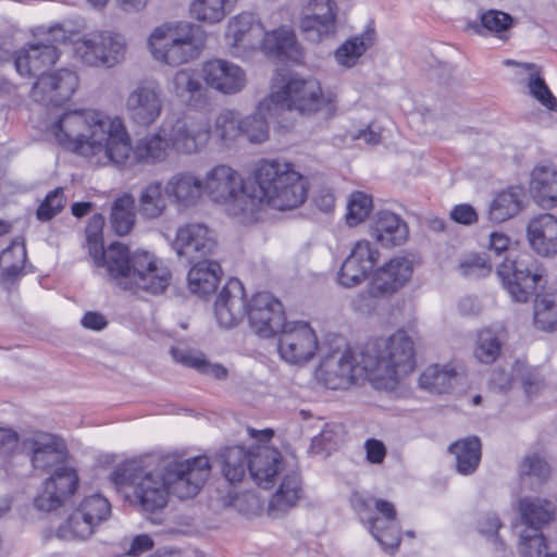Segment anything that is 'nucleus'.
Returning <instances> with one entry per match:
<instances>
[{
  "label": "nucleus",
  "instance_id": "nucleus-7",
  "mask_svg": "<svg viewBox=\"0 0 557 557\" xmlns=\"http://www.w3.org/2000/svg\"><path fill=\"white\" fill-rule=\"evenodd\" d=\"M362 361L374 388L393 391L414 369V342L404 330L369 341L362 347Z\"/></svg>",
  "mask_w": 557,
  "mask_h": 557
},
{
  "label": "nucleus",
  "instance_id": "nucleus-8",
  "mask_svg": "<svg viewBox=\"0 0 557 557\" xmlns=\"http://www.w3.org/2000/svg\"><path fill=\"white\" fill-rule=\"evenodd\" d=\"M496 273L515 301L525 302L536 294L534 324L537 329L552 332L557 327V297L553 294H537L543 281V269L531 256L521 255L515 260L505 259L497 267Z\"/></svg>",
  "mask_w": 557,
  "mask_h": 557
},
{
  "label": "nucleus",
  "instance_id": "nucleus-5",
  "mask_svg": "<svg viewBox=\"0 0 557 557\" xmlns=\"http://www.w3.org/2000/svg\"><path fill=\"white\" fill-rule=\"evenodd\" d=\"M252 177L256 187L250 188V198L256 200V216L263 205L286 211L298 208L307 198V180L284 160H260Z\"/></svg>",
  "mask_w": 557,
  "mask_h": 557
},
{
  "label": "nucleus",
  "instance_id": "nucleus-60",
  "mask_svg": "<svg viewBox=\"0 0 557 557\" xmlns=\"http://www.w3.org/2000/svg\"><path fill=\"white\" fill-rule=\"evenodd\" d=\"M546 549V542L541 531L527 529L521 532L519 553L523 557H541Z\"/></svg>",
  "mask_w": 557,
  "mask_h": 557
},
{
  "label": "nucleus",
  "instance_id": "nucleus-57",
  "mask_svg": "<svg viewBox=\"0 0 557 557\" xmlns=\"http://www.w3.org/2000/svg\"><path fill=\"white\" fill-rule=\"evenodd\" d=\"M65 196L62 187L47 194L36 210V218L40 222H48L59 214L65 206Z\"/></svg>",
  "mask_w": 557,
  "mask_h": 557
},
{
  "label": "nucleus",
  "instance_id": "nucleus-23",
  "mask_svg": "<svg viewBox=\"0 0 557 557\" xmlns=\"http://www.w3.org/2000/svg\"><path fill=\"white\" fill-rule=\"evenodd\" d=\"M201 72L206 84L222 95L239 94L247 86L245 70L224 59L216 58L206 61Z\"/></svg>",
  "mask_w": 557,
  "mask_h": 557
},
{
  "label": "nucleus",
  "instance_id": "nucleus-59",
  "mask_svg": "<svg viewBox=\"0 0 557 557\" xmlns=\"http://www.w3.org/2000/svg\"><path fill=\"white\" fill-rule=\"evenodd\" d=\"M549 474V465L537 454L528 455L520 466L522 480L534 479L537 484H541L548 479Z\"/></svg>",
  "mask_w": 557,
  "mask_h": 557
},
{
  "label": "nucleus",
  "instance_id": "nucleus-47",
  "mask_svg": "<svg viewBox=\"0 0 557 557\" xmlns=\"http://www.w3.org/2000/svg\"><path fill=\"white\" fill-rule=\"evenodd\" d=\"M237 0H193L189 12L193 17L207 24L220 23L232 11Z\"/></svg>",
  "mask_w": 557,
  "mask_h": 557
},
{
  "label": "nucleus",
  "instance_id": "nucleus-18",
  "mask_svg": "<svg viewBox=\"0 0 557 557\" xmlns=\"http://www.w3.org/2000/svg\"><path fill=\"white\" fill-rule=\"evenodd\" d=\"M218 244L212 230L202 223H187L177 228L172 248L189 262L209 260Z\"/></svg>",
  "mask_w": 557,
  "mask_h": 557
},
{
  "label": "nucleus",
  "instance_id": "nucleus-21",
  "mask_svg": "<svg viewBox=\"0 0 557 557\" xmlns=\"http://www.w3.org/2000/svg\"><path fill=\"white\" fill-rule=\"evenodd\" d=\"M154 60L177 66L197 59L205 48L203 37H149Z\"/></svg>",
  "mask_w": 557,
  "mask_h": 557
},
{
  "label": "nucleus",
  "instance_id": "nucleus-46",
  "mask_svg": "<svg viewBox=\"0 0 557 557\" xmlns=\"http://www.w3.org/2000/svg\"><path fill=\"white\" fill-rule=\"evenodd\" d=\"M104 226V218L101 214H95L90 218L86 226V243L90 258L98 268H109V247L103 248L102 230Z\"/></svg>",
  "mask_w": 557,
  "mask_h": 557
},
{
  "label": "nucleus",
  "instance_id": "nucleus-62",
  "mask_svg": "<svg viewBox=\"0 0 557 557\" xmlns=\"http://www.w3.org/2000/svg\"><path fill=\"white\" fill-rule=\"evenodd\" d=\"M344 429L337 423H326L319 435L312 440V445L321 450L335 449L342 442Z\"/></svg>",
  "mask_w": 557,
  "mask_h": 557
},
{
  "label": "nucleus",
  "instance_id": "nucleus-2",
  "mask_svg": "<svg viewBox=\"0 0 557 557\" xmlns=\"http://www.w3.org/2000/svg\"><path fill=\"white\" fill-rule=\"evenodd\" d=\"M210 471L207 456L184 460L168 456L158 469L150 460L127 461L111 472L110 481L131 504L145 512H154L165 507L170 493L181 499L197 495Z\"/></svg>",
  "mask_w": 557,
  "mask_h": 557
},
{
  "label": "nucleus",
  "instance_id": "nucleus-39",
  "mask_svg": "<svg viewBox=\"0 0 557 557\" xmlns=\"http://www.w3.org/2000/svg\"><path fill=\"white\" fill-rule=\"evenodd\" d=\"M449 451L455 456L458 473L470 475L476 471L482 456V445L479 437L470 436L459 440L449 446Z\"/></svg>",
  "mask_w": 557,
  "mask_h": 557
},
{
  "label": "nucleus",
  "instance_id": "nucleus-51",
  "mask_svg": "<svg viewBox=\"0 0 557 557\" xmlns=\"http://www.w3.org/2000/svg\"><path fill=\"white\" fill-rule=\"evenodd\" d=\"M371 45V37H348L335 50V60L341 66L354 67Z\"/></svg>",
  "mask_w": 557,
  "mask_h": 557
},
{
  "label": "nucleus",
  "instance_id": "nucleus-25",
  "mask_svg": "<svg viewBox=\"0 0 557 557\" xmlns=\"http://www.w3.org/2000/svg\"><path fill=\"white\" fill-rule=\"evenodd\" d=\"M380 252L368 240H359L344 260L338 272V283L344 287L359 285L379 260Z\"/></svg>",
  "mask_w": 557,
  "mask_h": 557
},
{
  "label": "nucleus",
  "instance_id": "nucleus-43",
  "mask_svg": "<svg viewBox=\"0 0 557 557\" xmlns=\"http://www.w3.org/2000/svg\"><path fill=\"white\" fill-rule=\"evenodd\" d=\"M222 473L230 483L240 482L249 470L252 453L242 446L226 447L220 454Z\"/></svg>",
  "mask_w": 557,
  "mask_h": 557
},
{
  "label": "nucleus",
  "instance_id": "nucleus-53",
  "mask_svg": "<svg viewBox=\"0 0 557 557\" xmlns=\"http://www.w3.org/2000/svg\"><path fill=\"white\" fill-rule=\"evenodd\" d=\"M26 261V248L23 243L13 242L0 253V271L8 277L22 273Z\"/></svg>",
  "mask_w": 557,
  "mask_h": 557
},
{
  "label": "nucleus",
  "instance_id": "nucleus-54",
  "mask_svg": "<svg viewBox=\"0 0 557 557\" xmlns=\"http://www.w3.org/2000/svg\"><path fill=\"white\" fill-rule=\"evenodd\" d=\"M77 509L96 529L111 515L110 503L99 494L85 497Z\"/></svg>",
  "mask_w": 557,
  "mask_h": 557
},
{
  "label": "nucleus",
  "instance_id": "nucleus-4",
  "mask_svg": "<svg viewBox=\"0 0 557 557\" xmlns=\"http://www.w3.org/2000/svg\"><path fill=\"white\" fill-rule=\"evenodd\" d=\"M252 177L256 187L250 188V198L256 200V216L263 205L286 211L298 208L307 198V180L284 160H260Z\"/></svg>",
  "mask_w": 557,
  "mask_h": 557
},
{
  "label": "nucleus",
  "instance_id": "nucleus-42",
  "mask_svg": "<svg viewBox=\"0 0 557 557\" xmlns=\"http://www.w3.org/2000/svg\"><path fill=\"white\" fill-rule=\"evenodd\" d=\"M460 376L450 366H431L426 368L419 379L421 388L433 394L450 393Z\"/></svg>",
  "mask_w": 557,
  "mask_h": 557
},
{
  "label": "nucleus",
  "instance_id": "nucleus-13",
  "mask_svg": "<svg viewBox=\"0 0 557 557\" xmlns=\"http://www.w3.org/2000/svg\"><path fill=\"white\" fill-rule=\"evenodd\" d=\"M163 134L170 138L177 154L191 156L202 151L211 138V125L194 115H181L163 123Z\"/></svg>",
  "mask_w": 557,
  "mask_h": 557
},
{
  "label": "nucleus",
  "instance_id": "nucleus-30",
  "mask_svg": "<svg viewBox=\"0 0 557 557\" xmlns=\"http://www.w3.org/2000/svg\"><path fill=\"white\" fill-rule=\"evenodd\" d=\"M169 194L165 184L151 180L143 184L135 198L136 211L145 221L161 219L169 209Z\"/></svg>",
  "mask_w": 557,
  "mask_h": 557
},
{
  "label": "nucleus",
  "instance_id": "nucleus-38",
  "mask_svg": "<svg viewBox=\"0 0 557 557\" xmlns=\"http://www.w3.org/2000/svg\"><path fill=\"white\" fill-rule=\"evenodd\" d=\"M221 267L216 261H197L188 272V287L191 293L207 295L215 290L221 277Z\"/></svg>",
  "mask_w": 557,
  "mask_h": 557
},
{
  "label": "nucleus",
  "instance_id": "nucleus-63",
  "mask_svg": "<svg viewBox=\"0 0 557 557\" xmlns=\"http://www.w3.org/2000/svg\"><path fill=\"white\" fill-rule=\"evenodd\" d=\"M227 506L234 507L238 512L243 515H256L261 509L260 498L251 492H245L242 494H228L225 499Z\"/></svg>",
  "mask_w": 557,
  "mask_h": 557
},
{
  "label": "nucleus",
  "instance_id": "nucleus-9",
  "mask_svg": "<svg viewBox=\"0 0 557 557\" xmlns=\"http://www.w3.org/2000/svg\"><path fill=\"white\" fill-rule=\"evenodd\" d=\"M203 194L240 223L256 222V200L250 198V188L244 177L232 166L218 164L206 172Z\"/></svg>",
  "mask_w": 557,
  "mask_h": 557
},
{
  "label": "nucleus",
  "instance_id": "nucleus-58",
  "mask_svg": "<svg viewBox=\"0 0 557 557\" xmlns=\"http://www.w3.org/2000/svg\"><path fill=\"white\" fill-rule=\"evenodd\" d=\"M458 270L466 277L480 278L492 272V263L484 255L471 253L461 259Z\"/></svg>",
  "mask_w": 557,
  "mask_h": 557
},
{
  "label": "nucleus",
  "instance_id": "nucleus-52",
  "mask_svg": "<svg viewBox=\"0 0 557 557\" xmlns=\"http://www.w3.org/2000/svg\"><path fill=\"white\" fill-rule=\"evenodd\" d=\"M502 339L499 333L492 329H484L478 333L474 346V357L482 363L490 364L500 355Z\"/></svg>",
  "mask_w": 557,
  "mask_h": 557
},
{
  "label": "nucleus",
  "instance_id": "nucleus-32",
  "mask_svg": "<svg viewBox=\"0 0 557 557\" xmlns=\"http://www.w3.org/2000/svg\"><path fill=\"white\" fill-rule=\"evenodd\" d=\"M370 233L382 246L393 247L406 243L409 228L399 215L388 210H382L375 214Z\"/></svg>",
  "mask_w": 557,
  "mask_h": 557
},
{
  "label": "nucleus",
  "instance_id": "nucleus-45",
  "mask_svg": "<svg viewBox=\"0 0 557 557\" xmlns=\"http://www.w3.org/2000/svg\"><path fill=\"white\" fill-rule=\"evenodd\" d=\"M171 354L176 362L196 369L202 374L216 380H225L227 377L228 372L224 366L209 362L201 352L175 347L172 348Z\"/></svg>",
  "mask_w": 557,
  "mask_h": 557
},
{
  "label": "nucleus",
  "instance_id": "nucleus-56",
  "mask_svg": "<svg viewBox=\"0 0 557 557\" xmlns=\"http://www.w3.org/2000/svg\"><path fill=\"white\" fill-rule=\"evenodd\" d=\"M45 482H53L54 493L64 502L67 496L75 492L78 485V476L73 469L61 466L55 468L52 475Z\"/></svg>",
  "mask_w": 557,
  "mask_h": 557
},
{
  "label": "nucleus",
  "instance_id": "nucleus-40",
  "mask_svg": "<svg viewBox=\"0 0 557 557\" xmlns=\"http://www.w3.org/2000/svg\"><path fill=\"white\" fill-rule=\"evenodd\" d=\"M519 512L528 529L541 531L554 520L555 506L546 499L525 497L519 500Z\"/></svg>",
  "mask_w": 557,
  "mask_h": 557
},
{
  "label": "nucleus",
  "instance_id": "nucleus-64",
  "mask_svg": "<svg viewBox=\"0 0 557 557\" xmlns=\"http://www.w3.org/2000/svg\"><path fill=\"white\" fill-rule=\"evenodd\" d=\"M520 380L529 398L537 397L546 387L544 375L536 368L527 369Z\"/></svg>",
  "mask_w": 557,
  "mask_h": 557
},
{
  "label": "nucleus",
  "instance_id": "nucleus-6",
  "mask_svg": "<svg viewBox=\"0 0 557 557\" xmlns=\"http://www.w3.org/2000/svg\"><path fill=\"white\" fill-rule=\"evenodd\" d=\"M252 177L256 187L250 188V198L256 200V216L263 205L286 211L298 208L307 198V180L284 160H260Z\"/></svg>",
  "mask_w": 557,
  "mask_h": 557
},
{
  "label": "nucleus",
  "instance_id": "nucleus-26",
  "mask_svg": "<svg viewBox=\"0 0 557 557\" xmlns=\"http://www.w3.org/2000/svg\"><path fill=\"white\" fill-rule=\"evenodd\" d=\"M169 199L180 211H186L200 203L203 196V182L193 171H177L165 181Z\"/></svg>",
  "mask_w": 557,
  "mask_h": 557
},
{
  "label": "nucleus",
  "instance_id": "nucleus-49",
  "mask_svg": "<svg viewBox=\"0 0 557 557\" xmlns=\"http://www.w3.org/2000/svg\"><path fill=\"white\" fill-rule=\"evenodd\" d=\"M96 532L89 522L76 508L69 518L59 525L55 535L63 541H86Z\"/></svg>",
  "mask_w": 557,
  "mask_h": 557
},
{
  "label": "nucleus",
  "instance_id": "nucleus-19",
  "mask_svg": "<svg viewBox=\"0 0 557 557\" xmlns=\"http://www.w3.org/2000/svg\"><path fill=\"white\" fill-rule=\"evenodd\" d=\"M78 84L76 72L70 69H60L41 74L33 85L30 97L44 106H60L73 97Z\"/></svg>",
  "mask_w": 557,
  "mask_h": 557
},
{
  "label": "nucleus",
  "instance_id": "nucleus-3",
  "mask_svg": "<svg viewBox=\"0 0 557 557\" xmlns=\"http://www.w3.org/2000/svg\"><path fill=\"white\" fill-rule=\"evenodd\" d=\"M108 275L116 286L134 294L161 295L172 282V272L165 262L149 251L129 253L126 246H109Z\"/></svg>",
  "mask_w": 557,
  "mask_h": 557
},
{
  "label": "nucleus",
  "instance_id": "nucleus-29",
  "mask_svg": "<svg viewBox=\"0 0 557 557\" xmlns=\"http://www.w3.org/2000/svg\"><path fill=\"white\" fill-rule=\"evenodd\" d=\"M369 503H372L376 511L385 519L383 523L380 518H369L368 523L371 534L384 549H396L400 544V536L396 524V509L394 505L379 498H369L363 500L362 505L369 506Z\"/></svg>",
  "mask_w": 557,
  "mask_h": 557
},
{
  "label": "nucleus",
  "instance_id": "nucleus-61",
  "mask_svg": "<svg viewBox=\"0 0 557 557\" xmlns=\"http://www.w3.org/2000/svg\"><path fill=\"white\" fill-rule=\"evenodd\" d=\"M264 27L260 20L252 13H242L228 22L227 35H260Z\"/></svg>",
  "mask_w": 557,
  "mask_h": 557
},
{
  "label": "nucleus",
  "instance_id": "nucleus-36",
  "mask_svg": "<svg viewBox=\"0 0 557 557\" xmlns=\"http://www.w3.org/2000/svg\"><path fill=\"white\" fill-rule=\"evenodd\" d=\"M506 64L521 67V82L528 86L530 95L546 109L557 112V99L546 85L542 77V71L536 64L518 63L510 60L506 61Z\"/></svg>",
  "mask_w": 557,
  "mask_h": 557
},
{
  "label": "nucleus",
  "instance_id": "nucleus-24",
  "mask_svg": "<svg viewBox=\"0 0 557 557\" xmlns=\"http://www.w3.org/2000/svg\"><path fill=\"white\" fill-rule=\"evenodd\" d=\"M59 50L50 40L29 42L15 52L14 64L22 76L39 77L59 59Z\"/></svg>",
  "mask_w": 557,
  "mask_h": 557
},
{
  "label": "nucleus",
  "instance_id": "nucleus-50",
  "mask_svg": "<svg viewBox=\"0 0 557 557\" xmlns=\"http://www.w3.org/2000/svg\"><path fill=\"white\" fill-rule=\"evenodd\" d=\"M242 114L233 109L222 110L214 119L213 132L225 144L240 137Z\"/></svg>",
  "mask_w": 557,
  "mask_h": 557
},
{
  "label": "nucleus",
  "instance_id": "nucleus-44",
  "mask_svg": "<svg viewBox=\"0 0 557 557\" xmlns=\"http://www.w3.org/2000/svg\"><path fill=\"white\" fill-rule=\"evenodd\" d=\"M135 197L124 193L117 197L111 207L110 223L113 231L120 235H127L134 227L136 221Z\"/></svg>",
  "mask_w": 557,
  "mask_h": 557
},
{
  "label": "nucleus",
  "instance_id": "nucleus-33",
  "mask_svg": "<svg viewBox=\"0 0 557 557\" xmlns=\"http://www.w3.org/2000/svg\"><path fill=\"white\" fill-rule=\"evenodd\" d=\"M529 190L541 207L557 206V166L552 163L535 165L530 174Z\"/></svg>",
  "mask_w": 557,
  "mask_h": 557
},
{
  "label": "nucleus",
  "instance_id": "nucleus-10",
  "mask_svg": "<svg viewBox=\"0 0 557 557\" xmlns=\"http://www.w3.org/2000/svg\"><path fill=\"white\" fill-rule=\"evenodd\" d=\"M269 99L275 108H285L300 114H313L324 108L330 112L335 110L333 99L323 94L317 78L297 74L282 77L280 85H273Z\"/></svg>",
  "mask_w": 557,
  "mask_h": 557
},
{
  "label": "nucleus",
  "instance_id": "nucleus-20",
  "mask_svg": "<svg viewBox=\"0 0 557 557\" xmlns=\"http://www.w3.org/2000/svg\"><path fill=\"white\" fill-rule=\"evenodd\" d=\"M246 315L253 332L264 338L277 335L288 322L281 301L265 292L257 293L251 298Z\"/></svg>",
  "mask_w": 557,
  "mask_h": 557
},
{
  "label": "nucleus",
  "instance_id": "nucleus-34",
  "mask_svg": "<svg viewBox=\"0 0 557 557\" xmlns=\"http://www.w3.org/2000/svg\"><path fill=\"white\" fill-rule=\"evenodd\" d=\"M282 459L278 450L271 447H258L252 453L249 463V474L251 479L261 487L270 488L273 486L274 479L281 475Z\"/></svg>",
  "mask_w": 557,
  "mask_h": 557
},
{
  "label": "nucleus",
  "instance_id": "nucleus-37",
  "mask_svg": "<svg viewBox=\"0 0 557 557\" xmlns=\"http://www.w3.org/2000/svg\"><path fill=\"white\" fill-rule=\"evenodd\" d=\"M275 108L269 97L261 100L256 111L246 116L242 115L240 137H245L250 144L260 145L269 139V123L267 114L271 115Z\"/></svg>",
  "mask_w": 557,
  "mask_h": 557
},
{
  "label": "nucleus",
  "instance_id": "nucleus-55",
  "mask_svg": "<svg viewBox=\"0 0 557 557\" xmlns=\"http://www.w3.org/2000/svg\"><path fill=\"white\" fill-rule=\"evenodd\" d=\"M373 209L371 195L363 191H354L347 201L346 223L356 226L363 222Z\"/></svg>",
  "mask_w": 557,
  "mask_h": 557
},
{
  "label": "nucleus",
  "instance_id": "nucleus-14",
  "mask_svg": "<svg viewBox=\"0 0 557 557\" xmlns=\"http://www.w3.org/2000/svg\"><path fill=\"white\" fill-rule=\"evenodd\" d=\"M278 352L290 364H302L317 354L319 342L315 332L307 322L288 321L278 332Z\"/></svg>",
  "mask_w": 557,
  "mask_h": 557
},
{
  "label": "nucleus",
  "instance_id": "nucleus-41",
  "mask_svg": "<svg viewBox=\"0 0 557 557\" xmlns=\"http://www.w3.org/2000/svg\"><path fill=\"white\" fill-rule=\"evenodd\" d=\"M170 91L178 99L195 106L206 95L207 89L196 72L182 69L174 73L170 81Z\"/></svg>",
  "mask_w": 557,
  "mask_h": 557
},
{
  "label": "nucleus",
  "instance_id": "nucleus-11",
  "mask_svg": "<svg viewBox=\"0 0 557 557\" xmlns=\"http://www.w3.org/2000/svg\"><path fill=\"white\" fill-rule=\"evenodd\" d=\"M315 377L331 389H345L359 380H368V370L362 361V348L354 352L348 347H337L323 357L315 370Z\"/></svg>",
  "mask_w": 557,
  "mask_h": 557
},
{
  "label": "nucleus",
  "instance_id": "nucleus-31",
  "mask_svg": "<svg viewBox=\"0 0 557 557\" xmlns=\"http://www.w3.org/2000/svg\"><path fill=\"white\" fill-rule=\"evenodd\" d=\"M527 237L531 248L540 256L557 255V218L543 213L532 218L527 225Z\"/></svg>",
  "mask_w": 557,
  "mask_h": 557
},
{
  "label": "nucleus",
  "instance_id": "nucleus-22",
  "mask_svg": "<svg viewBox=\"0 0 557 557\" xmlns=\"http://www.w3.org/2000/svg\"><path fill=\"white\" fill-rule=\"evenodd\" d=\"M21 449L30 456L34 468L41 470L58 468L66 456L64 443L46 432H30L23 435Z\"/></svg>",
  "mask_w": 557,
  "mask_h": 557
},
{
  "label": "nucleus",
  "instance_id": "nucleus-15",
  "mask_svg": "<svg viewBox=\"0 0 557 557\" xmlns=\"http://www.w3.org/2000/svg\"><path fill=\"white\" fill-rule=\"evenodd\" d=\"M232 39L230 53L235 58H250L258 50L281 62L284 60L298 62L302 57L296 37H232Z\"/></svg>",
  "mask_w": 557,
  "mask_h": 557
},
{
  "label": "nucleus",
  "instance_id": "nucleus-28",
  "mask_svg": "<svg viewBox=\"0 0 557 557\" xmlns=\"http://www.w3.org/2000/svg\"><path fill=\"white\" fill-rule=\"evenodd\" d=\"M337 11L335 0H309L301 9L298 28L302 33L333 34L336 32Z\"/></svg>",
  "mask_w": 557,
  "mask_h": 557
},
{
  "label": "nucleus",
  "instance_id": "nucleus-17",
  "mask_svg": "<svg viewBox=\"0 0 557 557\" xmlns=\"http://www.w3.org/2000/svg\"><path fill=\"white\" fill-rule=\"evenodd\" d=\"M413 263L407 257H394L377 268L371 277L369 287V302L364 306L357 304L360 310L373 307L372 298H383L399 290L411 277Z\"/></svg>",
  "mask_w": 557,
  "mask_h": 557
},
{
  "label": "nucleus",
  "instance_id": "nucleus-48",
  "mask_svg": "<svg viewBox=\"0 0 557 557\" xmlns=\"http://www.w3.org/2000/svg\"><path fill=\"white\" fill-rule=\"evenodd\" d=\"M522 191L519 188H509L498 194L492 201L488 219L494 223H502L516 215L521 209Z\"/></svg>",
  "mask_w": 557,
  "mask_h": 557
},
{
  "label": "nucleus",
  "instance_id": "nucleus-1",
  "mask_svg": "<svg viewBox=\"0 0 557 557\" xmlns=\"http://www.w3.org/2000/svg\"><path fill=\"white\" fill-rule=\"evenodd\" d=\"M162 131L163 125L137 140L133 148L121 117L92 109L65 111L48 128L59 146L88 163L119 169L168 160L172 145Z\"/></svg>",
  "mask_w": 557,
  "mask_h": 557
},
{
  "label": "nucleus",
  "instance_id": "nucleus-12",
  "mask_svg": "<svg viewBox=\"0 0 557 557\" xmlns=\"http://www.w3.org/2000/svg\"><path fill=\"white\" fill-rule=\"evenodd\" d=\"M125 112L136 126L149 127L161 116L164 98L157 79H141L129 90L125 98Z\"/></svg>",
  "mask_w": 557,
  "mask_h": 557
},
{
  "label": "nucleus",
  "instance_id": "nucleus-35",
  "mask_svg": "<svg viewBox=\"0 0 557 557\" xmlns=\"http://www.w3.org/2000/svg\"><path fill=\"white\" fill-rule=\"evenodd\" d=\"M302 488L299 473L296 470H286L282 478L278 490L269 503V513L276 517L281 512L293 508L301 497Z\"/></svg>",
  "mask_w": 557,
  "mask_h": 557
},
{
  "label": "nucleus",
  "instance_id": "nucleus-16",
  "mask_svg": "<svg viewBox=\"0 0 557 557\" xmlns=\"http://www.w3.org/2000/svg\"><path fill=\"white\" fill-rule=\"evenodd\" d=\"M124 37H88L73 42V55L88 66L113 67L124 58Z\"/></svg>",
  "mask_w": 557,
  "mask_h": 557
},
{
  "label": "nucleus",
  "instance_id": "nucleus-27",
  "mask_svg": "<svg viewBox=\"0 0 557 557\" xmlns=\"http://www.w3.org/2000/svg\"><path fill=\"white\" fill-rule=\"evenodd\" d=\"M247 304L242 282L231 278L219 293L214 305V313L220 326L231 329L246 315Z\"/></svg>",
  "mask_w": 557,
  "mask_h": 557
}]
</instances>
